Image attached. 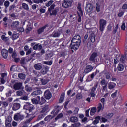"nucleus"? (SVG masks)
<instances>
[{
  "mask_svg": "<svg viewBox=\"0 0 127 127\" xmlns=\"http://www.w3.org/2000/svg\"><path fill=\"white\" fill-rule=\"evenodd\" d=\"M24 110H26L27 116L26 118H29V115H31V113L34 111V105L29 103H26L23 106Z\"/></svg>",
  "mask_w": 127,
  "mask_h": 127,
  "instance_id": "nucleus-1",
  "label": "nucleus"
},
{
  "mask_svg": "<svg viewBox=\"0 0 127 127\" xmlns=\"http://www.w3.org/2000/svg\"><path fill=\"white\" fill-rule=\"evenodd\" d=\"M95 41H96V35H95V33L93 32H89L87 46H88V47H91V46H92V43H94Z\"/></svg>",
  "mask_w": 127,
  "mask_h": 127,
  "instance_id": "nucleus-2",
  "label": "nucleus"
},
{
  "mask_svg": "<svg viewBox=\"0 0 127 127\" xmlns=\"http://www.w3.org/2000/svg\"><path fill=\"white\" fill-rule=\"evenodd\" d=\"M80 45H81V43H78L77 42H73L71 41L70 45V49L72 50V52H74V50L75 51H77V50L79 49V47H80Z\"/></svg>",
  "mask_w": 127,
  "mask_h": 127,
  "instance_id": "nucleus-3",
  "label": "nucleus"
},
{
  "mask_svg": "<svg viewBox=\"0 0 127 127\" xmlns=\"http://www.w3.org/2000/svg\"><path fill=\"white\" fill-rule=\"evenodd\" d=\"M107 26V20L101 19L99 20V30L101 32H103Z\"/></svg>",
  "mask_w": 127,
  "mask_h": 127,
  "instance_id": "nucleus-4",
  "label": "nucleus"
},
{
  "mask_svg": "<svg viewBox=\"0 0 127 127\" xmlns=\"http://www.w3.org/2000/svg\"><path fill=\"white\" fill-rule=\"evenodd\" d=\"M73 0H64V2L62 3V7L64 8H68L72 5Z\"/></svg>",
  "mask_w": 127,
  "mask_h": 127,
  "instance_id": "nucleus-5",
  "label": "nucleus"
},
{
  "mask_svg": "<svg viewBox=\"0 0 127 127\" xmlns=\"http://www.w3.org/2000/svg\"><path fill=\"white\" fill-rule=\"evenodd\" d=\"M100 85L102 87V91L106 92L107 90L108 82H106V79H103L100 81Z\"/></svg>",
  "mask_w": 127,
  "mask_h": 127,
  "instance_id": "nucleus-6",
  "label": "nucleus"
},
{
  "mask_svg": "<svg viewBox=\"0 0 127 127\" xmlns=\"http://www.w3.org/2000/svg\"><path fill=\"white\" fill-rule=\"evenodd\" d=\"M12 121V118L11 116L9 115L5 119V126L6 127H11V121Z\"/></svg>",
  "mask_w": 127,
  "mask_h": 127,
  "instance_id": "nucleus-7",
  "label": "nucleus"
},
{
  "mask_svg": "<svg viewBox=\"0 0 127 127\" xmlns=\"http://www.w3.org/2000/svg\"><path fill=\"white\" fill-rule=\"evenodd\" d=\"M52 97V94L49 90H46L44 93V98L46 100H50Z\"/></svg>",
  "mask_w": 127,
  "mask_h": 127,
  "instance_id": "nucleus-8",
  "label": "nucleus"
},
{
  "mask_svg": "<svg viewBox=\"0 0 127 127\" xmlns=\"http://www.w3.org/2000/svg\"><path fill=\"white\" fill-rule=\"evenodd\" d=\"M93 5L91 3L86 4L85 7V11L86 13H90L93 11Z\"/></svg>",
  "mask_w": 127,
  "mask_h": 127,
  "instance_id": "nucleus-9",
  "label": "nucleus"
},
{
  "mask_svg": "<svg viewBox=\"0 0 127 127\" xmlns=\"http://www.w3.org/2000/svg\"><path fill=\"white\" fill-rule=\"evenodd\" d=\"M98 87V83L95 84L94 86L91 88V91L90 92V95L92 98H94L96 94H95V91L97 90V88Z\"/></svg>",
  "mask_w": 127,
  "mask_h": 127,
  "instance_id": "nucleus-10",
  "label": "nucleus"
},
{
  "mask_svg": "<svg viewBox=\"0 0 127 127\" xmlns=\"http://www.w3.org/2000/svg\"><path fill=\"white\" fill-rule=\"evenodd\" d=\"M13 89L15 91H17V90H21V89H22V82L15 83L13 85Z\"/></svg>",
  "mask_w": 127,
  "mask_h": 127,
  "instance_id": "nucleus-11",
  "label": "nucleus"
},
{
  "mask_svg": "<svg viewBox=\"0 0 127 127\" xmlns=\"http://www.w3.org/2000/svg\"><path fill=\"white\" fill-rule=\"evenodd\" d=\"M71 41L74 42H78L81 43L82 41H81V36L80 35H75L72 39Z\"/></svg>",
  "mask_w": 127,
  "mask_h": 127,
  "instance_id": "nucleus-12",
  "label": "nucleus"
},
{
  "mask_svg": "<svg viewBox=\"0 0 127 127\" xmlns=\"http://www.w3.org/2000/svg\"><path fill=\"white\" fill-rule=\"evenodd\" d=\"M98 56V53L93 52V53L90 55L89 60L91 62H95L96 61V57Z\"/></svg>",
  "mask_w": 127,
  "mask_h": 127,
  "instance_id": "nucleus-13",
  "label": "nucleus"
},
{
  "mask_svg": "<svg viewBox=\"0 0 127 127\" xmlns=\"http://www.w3.org/2000/svg\"><path fill=\"white\" fill-rule=\"evenodd\" d=\"M1 55L4 59H7L8 56V51L5 49H3L1 52Z\"/></svg>",
  "mask_w": 127,
  "mask_h": 127,
  "instance_id": "nucleus-14",
  "label": "nucleus"
},
{
  "mask_svg": "<svg viewBox=\"0 0 127 127\" xmlns=\"http://www.w3.org/2000/svg\"><path fill=\"white\" fill-rule=\"evenodd\" d=\"M60 106L57 105L55 107V109H54L51 112V114L52 115H54V116H56L59 113L60 111V110L59 109Z\"/></svg>",
  "mask_w": 127,
  "mask_h": 127,
  "instance_id": "nucleus-15",
  "label": "nucleus"
},
{
  "mask_svg": "<svg viewBox=\"0 0 127 127\" xmlns=\"http://www.w3.org/2000/svg\"><path fill=\"white\" fill-rule=\"evenodd\" d=\"M93 71V66L92 65H87L86 66V68L84 69V73L85 74H88L90 72Z\"/></svg>",
  "mask_w": 127,
  "mask_h": 127,
  "instance_id": "nucleus-16",
  "label": "nucleus"
},
{
  "mask_svg": "<svg viewBox=\"0 0 127 127\" xmlns=\"http://www.w3.org/2000/svg\"><path fill=\"white\" fill-rule=\"evenodd\" d=\"M20 103H15L13 104L12 107L13 111H17V110H19L20 109Z\"/></svg>",
  "mask_w": 127,
  "mask_h": 127,
  "instance_id": "nucleus-17",
  "label": "nucleus"
},
{
  "mask_svg": "<svg viewBox=\"0 0 127 127\" xmlns=\"http://www.w3.org/2000/svg\"><path fill=\"white\" fill-rule=\"evenodd\" d=\"M32 103L34 105H37V104H39V101H40V96H37L36 98H33L31 100Z\"/></svg>",
  "mask_w": 127,
  "mask_h": 127,
  "instance_id": "nucleus-18",
  "label": "nucleus"
},
{
  "mask_svg": "<svg viewBox=\"0 0 127 127\" xmlns=\"http://www.w3.org/2000/svg\"><path fill=\"white\" fill-rule=\"evenodd\" d=\"M46 27H47V25H45V26L39 28L37 30L38 34H41V33L44 32V30L45 29V28H46Z\"/></svg>",
  "mask_w": 127,
  "mask_h": 127,
  "instance_id": "nucleus-19",
  "label": "nucleus"
},
{
  "mask_svg": "<svg viewBox=\"0 0 127 127\" xmlns=\"http://www.w3.org/2000/svg\"><path fill=\"white\" fill-rule=\"evenodd\" d=\"M19 25V21H13L11 24L12 28H16Z\"/></svg>",
  "mask_w": 127,
  "mask_h": 127,
  "instance_id": "nucleus-20",
  "label": "nucleus"
},
{
  "mask_svg": "<svg viewBox=\"0 0 127 127\" xmlns=\"http://www.w3.org/2000/svg\"><path fill=\"white\" fill-rule=\"evenodd\" d=\"M116 87V83L114 82H109L108 84V88L109 90H113Z\"/></svg>",
  "mask_w": 127,
  "mask_h": 127,
  "instance_id": "nucleus-21",
  "label": "nucleus"
},
{
  "mask_svg": "<svg viewBox=\"0 0 127 127\" xmlns=\"http://www.w3.org/2000/svg\"><path fill=\"white\" fill-rule=\"evenodd\" d=\"M49 70V67L48 66L44 67L41 70V73L43 75H45L47 74L48 70Z\"/></svg>",
  "mask_w": 127,
  "mask_h": 127,
  "instance_id": "nucleus-22",
  "label": "nucleus"
},
{
  "mask_svg": "<svg viewBox=\"0 0 127 127\" xmlns=\"http://www.w3.org/2000/svg\"><path fill=\"white\" fill-rule=\"evenodd\" d=\"M42 91L40 90H37L31 93V96H37L38 95H41Z\"/></svg>",
  "mask_w": 127,
  "mask_h": 127,
  "instance_id": "nucleus-23",
  "label": "nucleus"
},
{
  "mask_svg": "<svg viewBox=\"0 0 127 127\" xmlns=\"http://www.w3.org/2000/svg\"><path fill=\"white\" fill-rule=\"evenodd\" d=\"M124 69H125V66H124L122 64H119L117 66V70L119 72H122L124 71Z\"/></svg>",
  "mask_w": 127,
  "mask_h": 127,
  "instance_id": "nucleus-24",
  "label": "nucleus"
},
{
  "mask_svg": "<svg viewBox=\"0 0 127 127\" xmlns=\"http://www.w3.org/2000/svg\"><path fill=\"white\" fill-rule=\"evenodd\" d=\"M49 111V105L45 106L41 110V113H45V112H47Z\"/></svg>",
  "mask_w": 127,
  "mask_h": 127,
  "instance_id": "nucleus-25",
  "label": "nucleus"
},
{
  "mask_svg": "<svg viewBox=\"0 0 127 127\" xmlns=\"http://www.w3.org/2000/svg\"><path fill=\"white\" fill-rule=\"evenodd\" d=\"M31 30H32V27H31V24L27 25L26 29L25 30L26 33L27 34H28V33H29V32H30Z\"/></svg>",
  "mask_w": 127,
  "mask_h": 127,
  "instance_id": "nucleus-26",
  "label": "nucleus"
},
{
  "mask_svg": "<svg viewBox=\"0 0 127 127\" xmlns=\"http://www.w3.org/2000/svg\"><path fill=\"white\" fill-rule=\"evenodd\" d=\"M102 110H104V108H103V105L102 104V103H99L97 106V113H100V112H101Z\"/></svg>",
  "mask_w": 127,
  "mask_h": 127,
  "instance_id": "nucleus-27",
  "label": "nucleus"
},
{
  "mask_svg": "<svg viewBox=\"0 0 127 127\" xmlns=\"http://www.w3.org/2000/svg\"><path fill=\"white\" fill-rule=\"evenodd\" d=\"M97 112V108L96 107H92L91 109L90 110V116H94V115H95V114H96V112Z\"/></svg>",
  "mask_w": 127,
  "mask_h": 127,
  "instance_id": "nucleus-28",
  "label": "nucleus"
},
{
  "mask_svg": "<svg viewBox=\"0 0 127 127\" xmlns=\"http://www.w3.org/2000/svg\"><path fill=\"white\" fill-rule=\"evenodd\" d=\"M34 68L35 70H41L42 65H41V64H37L34 65Z\"/></svg>",
  "mask_w": 127,
  "mask_h": 127,
  "instance_id": "nucleus-29",
  "label": "nucleus"
},
{
  "mask_svg": "<svg viewBox=\"0 0 127 127\" xmlns=\"http://www.w3.org/2000/svg\"><path fill=\"white\" fill-rule=\"evenodd\" d=\"M66 55H67V52L66 51H63L60 53V57L65 58Z\"/></svg>",
  "mask_w": 127,
  "mask_h": 127,
  "instance_id": "nucleus-30",
  "label": "nucleus"
},
{
  "mask_svg": "<svg viewBox=\"0 0 127 127\" xmlns=\"http://www.w3.org/2000/svg\"><path fill=\"white\" fill-rule=\"evenodd\" d=\"M22 7L25 10H29V6H28V5L25 3H23L22 4Z\"/></svg>",
  "mask_w": 127,
  "mask_h": 127,
  "instance_id": "nucleus-31",
  "label": "nucleus"
},
{
  "mask_svg": "<svg viewBox=\"0 0 127 127\" xmlns=\"http://www.w3.org/2000/svg\"><path fill=\"white\" fill-rule=\"evenodd\" d=\"M45 103H46V100H45V99H44V97H40V101H39V104L40 105H43V104H45Z\"/></svg>",
  "mask_w": 127,
  "mask_h": 127,
  "instance_id": "nucleus-32",
  "label": "nucleus"
},
{
  "mask_svg": "<svg viewBox=\"0 0 127 127\" xmlns=\"http://www.w3.org/2000/svg\"><path fill=\"white\" fill-rule=\"evenodd\" d=\"M70 122L71 123H77L78 122V117L76 116H73L70 118Z\"/></svg>",
  "mask_w": 127,
  "mask_h": 127,
  "instance_id": "nucleus-33",
  "label": "nucleus"
},
{
  "mask_svg": "<svg viewBox=\"0 0 127 127\" xmlns=\"http://www.w3.org/2000/svg\"><path fill=\"white\" fill-rule=\"evenodd\" d=\"M41 82L42 83V84L43 85H46L48 82H49V80H48V79L47 78H42L41 79Z\"/></svg>",
  "mask_w": 127,
  "mask_h": 127,
  "instance_id": "nucleus-34",
  "label": "nucleus"
},
{
  "mask_svg": "<svg viewBox=\"0 0 127 127\" xmlns=\"http://www.w3.org/2000/svg\"><path fill=\"white\" fill-rule=\"evenodd\" d=\"M53 56V54L52 53H50L48 54H46L45 55V60H48L51 58V57Z\"/></svg>",
  "mask_w": 127,
  "mask_h": 127,
  "instance_id": "nucleus-35",
  "label": "nucleus"
},
{
  "mask_svg": "<svg viewBox=\"0 0 127 127\" xmlns=\"http://www.w3.org/2000/svg\"><path fill=\"white\" fill-rule=\"evenodd\" d=\"M14 8H15V5L13 4L9 6V11L10 12H13L14 11Z\"/></svg>",
  "mask_w": 127,
  "mask_h": 127,
  "instance_id": "nucleus-36",
  "label": "nucleus"
},
{
  "mask_svg": "<svg viewBox=\"0 0 127 127\" xmlns=\"http://www.w3.org/2000/svg\"><path fill=\"white\" fill-rule=\"evenodd\" d=\"M7 20H8V18L7 17H5L3 19V24L4 26H7Z\"/></svg>",
  "mask_w": 127,
  "mask_h": 127,
  "instance_id": "nucleus-37",
  "label": "nucleus"
},
{
  "mask_svg": "<svg viewBox=\"0 0 127 127\" xmlns=\"http://www.w3.org/2000/svg\"><path fill=\"white\" fill-rule=\"evenodd\" d=\"M1 39L2 40H3V41H5V42H6L7 41H8L9 40V38L6 37L4 35H2L1 36Z\"/></svg>",
  "mask_w": 127,
  "mask_h": 127,
  "instance_id": "nucleus-38",
  "label": "nucleus"
},
{
  "mask_svg": "<svg viewBox=\"0 0 127 127\" xmlns=\"http://www.w3.org/2000/svg\"><path fill=\"white\" fill-rule=\"evenodd\" d=\"M55 4H53L50 6L49 8H48V12H51V11L53 10L55 8Z\"/></svg>",
  "mask_w": 127,
  "mask_h": 127,
  "instance_id": "nucleus-39",
  "label": "nucleus"
},
{
  "mask_svg": "<svg viewBox=\"0 0 127 127\" xmlns=\"http://www.w3.org/2000/svg\"><path fill=\"white\" fill-rule=\"evenodd\" d=\"M57 10L56 9H55L53 10H52V13L51 12H50V15L51 16H52V15H57Z\"/></svg>",
  "mask_w": 127,
  "mask_h": 127,
  "instance_id": "nucleus-40",
  "label": "nucleus"
},
{
  "mask_svg": "<svg viewBox=\"0 0 127 127\" xmlns=\"http://www.w3.org/2000/svg\"><path fill=\"white\" fill-rule=\"evenodd\" d=\"M64 98H65V93H62L61 95L59 101L63 102L64 101Z\"/></svg>",
  "mask_w": 127,
  "mask_h": 127,
  "instance_id": "nucleus-41",
  "label": "nucleus"
},
{
  "mask_svg": "<svg viewBox=\"0 0 127 127\" xmlns=\"http://www.w3.org/2000/svg\"><path fill=\"white\" fill-rule=\"evenodd\" d=\"M34 3L36 4H39V3H43V0H32Z\"/></svg>",
  "mask_w": 127,
  "mask_h": 127,
  "instance_id": "nucleus-42",
  "label": "nucleus"
},
{
  "mask_svg": "<svg viewBox=\"0 0 127 127\" xmlns=\"http://www.w3.org/2000/svg\"><path fill=\"white\" fill-rule=\"evenodd\" d=\"M119 27V24H117L116 25V27L113 28V34H116L117 33V31H118V28Z\"/></svg>",
  "mask_w": 127,
  "mask_h": 127,
  "instance_id": "nucleus-43",
  "label": "nucleus"
},
{
  "mask_svg": "<svg viewBox=\"0 0 127 127\" xmlns=\"http://www.w3.org/2000/svg\"><path fill=\"white\" fill-rule=\"evenodd\" d=\"M53 117H52V116L49 115L47 116L45 118H44V121H45V122L47 121H50V120H52V119Z\"/></svg>",
  "mask_w": 127,
  "mask_h": 127,
  "instance_id": "nucleus-44",
  "label": "nucleus"
},
{
  "mask_svg": "<svg viewBox=\"0 0 127 127\" xmlns=\"http://www.w3.org/2000/svg\"><path fill=\"white\" fill-rule=\"evenodd\" d=\"M76 99L81 100V99H83V95L81 93H77L76 95Z\"/></svg>",
  "mask_w": 127,
  "mask_h": 127,
  "instance_id": "nucleus-45",
  "label": "nucleus"
},
{
  "mask_svg": "<svg viewBox=\"0 0 127 127\" xmlns=\"http://www.w3.org/2000/svg\"><path fill=\"white\" fill-rule=\"evenodd\" d=\"M12 39L13 40H15V39H17L18 37H19V34L17 33V34H13L12 36Z\"/></svg>",
  "mask_w": 127,
  "mask_h": 127,
  "instance_id": "nucleus-46",
  "label": "nucleus"
},
{
  "mask_svg": "<svg viewBox=\"0 0 127 127\" xmlns=\"http://www.w3.org/2000/svg\"><path fill=\"white\" fill-rule=\"evenodd\" d=\"M46 114H42L39 115L38 116L37 120L38 121H40V120H42L44 117H45Z\"/></svg>",
  "mask_w": 127,
  "mask_h": 127,
  "instance_id": "nucleus-47",
  "label": "nucleus"
},
{
  "mask_svg": "<svg viewBox=\"0 0 127 127\" xmlns=\"http://www.w3.org/2000/svg\"><path fill=\"white\" fill-rule=\"evenodd\" d=\"M63 114L62 113H61L60 114H59L57 117L55 118V120H59V119H61V118H63Z\"/></svg>",
  "mask_w": 127,
  "mask_h": 127,
  "instance_id": "nucleus-48",
  "label": "nucleus"
},
{
  "mask_svg": "<svg viewBox=\"0 0 127 127\" xmlns=\"http://www.w3.org/2000/svg\"><path fill=\"white\" fill-rule=\"evenodd\" d=\"M113 116H114V113H109L106 115V118H107V119H112Z\"/></svg>",
  "mask_w": 127,
  "mask_h": 127,
  "instance_id": "nucleus-49",
  "label": "nucleus"
},
{
  "mask_svg": "<svg viewBox=\"0 0 127 127\" xmlns=\"http://www.w3.org/2000/svg\"><path fill=\"white\" fill-rule=\"evenodd\" d=\"M120 60L121 62H122V63H124V62H125V60H126V56L124 55H122Z\"/></svg>",
  "mask_w": 127,
  "mask_h": 127,
  "instance_id": "nucleus-50",
  "label": "nucleus"
},
{
  "mask_svg": "<svg viewBox=\"0 0 127 127\" xmlns=\"http://www.w3.org/2000/svg\"><path fill=\"white\" fill-rule=\"evenodd\" d=\"M77 9L78 10V11H79L81 15H83V11L82 10V8H81L80 4L78 5Z\"/></svg>",
  "mask_w": 127,
  "mask_h": 127,
  "instance_id": "nucleus-51",
  "label": "nucleus"
},
{
  "mask_svg": "<svg viewBox=\"0 0 127 127\" xmlns=\"http://www.w3.org/2000/svg\"><path fill=\"white\" fill-rule=\"evenodd\" d=\"M18 77L20 79L23 80V79H25V74L23 73H20L18 74Z\"/></svg>",
  "mask_w": 127,
  "mask_h": 127,
  "instance_id": "nucleus-52",
  "label": "nucleus"
},
{
  "mask_svg": "<svg viewBox=\"0 0 127 127\" xmlns=\"http://www.w3.org/2000/svg\"><path fill=\"white\" fill-rule=\"evenodd\" d=\"M4 5L6 8H7L8 6H9V5L10 4V3L8 1H5L4 2Z\"/></svg>",
  "mask_w": 127,
  "mask_h": 127,
  "instance_id": "nucleus-53",
  "label": "nucleus"
},
{
  "mask_svg": "<svg viewBox=\"0 0 127 127\" xmlns=\"http://www.w3.org/2000/svg\"><path fill=\"white\" fill-rule=\"evenodd\" d=\"M25 89L27 92H30L31 90H32V89H31V87L27 85L25 86Z\"/></svg>",
  "mask_w": 127,
  "mask_h": 127,
  "instance_id": "nucleus-54",
  "label": "nucleus"
},
{
  "mask_svg": "<svg viewBox=\"0 0 127 127\" xmlns=\"http://www.w3.org/2000/svg\"><path fill=\"white\" fill-rule=\"evenodd\" d=\"M105 78L106 80H110V79H111V74L110 73L107 72L105 73Z\"/></svg>",
  "mask_w": 127,
  "mask_h": 127,
  "instance_id": "nucleus-55",
  "label": "nucleus"
},
{
  "mask_svg": "<svg viewBox=\"0 0 127 127\" xmlns=\"http://www.w3.org/2000/svg\"><path fill=\"white\" fill-rule=\"evenodd\" d=\"M19 119V113L15 114L14 116V120H15V121H18Z\"/></svg>",
  "mask_w": 127,
  "mask_h": 127,
  "instance_id": "nucleus-56",
  "label": "nucleus"
},
{
  "mask_svg": "<svg viewBox=\"0 0 127 127\" xmlns=\"http://www.w3.org/2000/svg\"><path fill=\"white\" fill-rule=\"evenodd\" d=\"M17 57V54L16 53V51H14L12 53V58L13 59Z\"/></svg>",
  "mask_w": 127,
  "mask_h": 127,
  "instance_id": "nucleus-57",
  "label": "nucleus"
},
{
  "mask_svg": "<svg viewBox=\"0 0 127 127\" xmlns=\"http://www.w3.org/2000/svg\"><path fill=\"white\" fill-rule=\"evenodd\" d=\"M52 3H53V1L50 0L48 3H46V6H47V7H49V6L52 5Z\"/></svg>",
  "mask_w": 127,
  "mask_h": 127,
  "instance_id": "nucleus-58",
  "label": "nucleus"
},
{
  "mask_svg": "<svg viewBox=\"0 0 127 127\" xmlns=\"http://www.w3.org/2000/svg\"><path fill=\"white\" fill-rule=\"evenodd\" d=\"M89 37V35H88V34H85V35L84 37L83 40V43H85L86 41H87V39H88V37Z\"/></svg>",
  "mask_w": 127,
  "mask_h": 127,
  "instance_id": "nucleus-59",
  "label": "nucleus"
},
{
  "mask_svg": "<svg viewBox=\"0 0 127 127\" xmlns=\"http://www.w3.org/2000/svg\"><path fill=\"white\" fill-rule=\"evenodd\" d=\"M1 78L5 79L7 77V73H2L1 74Z\"/></svg>",
  "mask_w": 127,
  "mask_h": 127,
  "instance_id": "nucleus-60",
  "label": "nucleus"
},
{
  "mask_svg": "<svg viewBox=\"0 0 127 127\" xmlns=\"http://www.w3.org/2000/svg\"><path fill=\"white\" fill-rule=\"evenodd\" d=\"M101 123H106V122H108V119H106L104 117H101Z\"/></svg>",
  "mask_w": 127,
  "mask_h": 127,
  "instance_id": "nucleus-61",
  "label": "nucleus"
},
{
  "mask_svg": "<svg viewBox=\"0 0 127 127\" xmlns=\"http://www.w3.org/2000/svg\"><path fill=\"white\" fill-rule=\"evenodd\" d=\"M53 37H59L60 36V33L57 32H55L53 35Z\"/></svg>",
  "mask_w": 127,
  "mask_h": 127,
  "instance_id": "nucleus-62",
  "label": "nucleus"
},
{
  "mask_svg": "<svg viewBox=\"0 0 127 127\" xmlns=\"http://www.w3.org/2000/svg\"><path fill=\"white\" fill-rule=\"evenodd\" d=\"M117 93H118V90H116V91L115 92L112 93L111 94L112 98H113V99H115V98H116V97H117Z\"/></svg>",
  "mask_w": 127,
  "mask_h": 127,
  "instance_id": "nucleus-63",
  "label": "nucleus"
},
{
  "mask_svg": "<svg viewBox=\"0 0 127 127\" xmlns=\"http://www.w3.org/2000/svg\"><path fill=\"white\" fill-rule=\"evenodd\" d=\"M17 30L19 32H23L24 31V28L23 27H19L17 28Z\"/></svg>",
  "mask_w": 127,
  "mask_h": 127,
  "instance_id": "nucleus-64",
  "label": "nucleus"
}]
</instances>
